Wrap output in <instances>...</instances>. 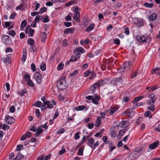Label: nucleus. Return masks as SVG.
<instances>
[{
  "label": "nucleus",
  "mask_w": 160,
  "mask_h": 160,
  "mask_svg": "<svg viewBox=\"0 0 160 160\" xmlns=\"http://www.w3.org/2000/svg\"><path fill=\"white\" fill-rule=\"evenodd\" d=\"M65 77H63L62 78H59L58 80L57 86L58 89L62 90L66 88L67 85L65 80Z\"/></svg>",
  "instance_id": "f257e3e1"
},
{
  "label": "nucleus",
  "mask_w": 160,
  "mask_h": 160,
  "mask_svg": "<svg viewBox=\"0 0 160 160\" xmlns=\"http://www.w3.org/2000/svg\"><path fill=\"white\" fill-rule=\"evenodd\" d=\"M123 82V80L121 77L115 78L111 82V84L113 86H116L117 87H122Z\"/></svg>",
  "instance_id": "f03ea898"
},
{
  "label": "nucleus",
  "mask_w": 160,
  "mask_h": 160,
  "mask_svg": "<svg viewBox=\"0 0 160 160\" xmlns=\"http://www.w3.org/2000/svg\"><path fill=\"white\" fill-rule=\"evenodd\" d=\"M132 64V62L130 61L126 62L125 63L123 64L122 66L120 67V68L118 69V72L120 73L125 71V69L129 65H131Z\"/></svg>",
  "instance_id": "7ed1b4c3"
},
{
  "label": "nucleus",
  "mask_w": 160,
  "mask_h": 160,
  "mask_svg": "<svg viewBox=\"0 0 160 160\" xmlns=\"http://www.w3.org/2000/svg\"><path fill=\"white\" fill-rule=\"evenodd\" d=\"M5 122L9 124H11L15 121V119L12 117L7 115L4 119Z\"/></svg>",
  "instance_id": "20e7f679"
},
{
  "label": "nucleus",
  "mask_w": 160,
  "mask_h": 160,
  "mask_svg": "<svg viewBox=\"0 0 160 160\" xmlns=\"http://www.w3.org/2000/svg\"><path fill=\"white\" fill-rule=\"evenodd\" d=\"M42 75L39 72H36L34 74V77L37 82L39 84L41 83L42 79H41Z\"/></svg>",
  "instance_id": "39448f33"
},
{
  "label": "nucleus",
  "mask_w": 160,
  "mask_h": 160,
  "mask_svg": "<svg viewBox=\"0 0 160 160\" xmlns=\"http://www.w3.org/2000/svg\"><path fill=\"white\" fill-rule=\"evenodd\" d=\"M159 141H157L154 142L151 144L149 146V148L151 150H152L156 148L159 145Z\"/></svg>",
  "instance_id": "423d86ee"
},
{
  "label": "nucleus",
  "mask_w": 160,
  "mask_h": 160,
  "mask_svg": "<svg viewBox=\"0 0 160 160\" xmlns=\"http://www.w3.org/2000/svg\"><path fill=\"white\" fill-rule=\"evenodd\" d=\"M100 99V97H99L97 95H95L94 96L92 99V102L93 103L96 105H97L98 104V102H99Z\"/></svg>",
  "instance_id": "0eeeda50"
},
{
  "label": "nucleus",
  "mask_w": 160,
  "mask_h": 160,
  "mask_svg": "<svg viewBox=\"0 0 160 160\" xmlns=\"http://www.w3.org/2000/svg\"><path fill=\"white\" fill-rule=\"evenodd\" d=\"M146 38L144 36H137L136 39L140 42H146Z\"/></svg>",
  "instance_id": "6e6552de"
},
{
  "label": "nucleus",
  "mask_w": 160,
  "mask_h": 160,
  "mask_svg": "<svg viewBox=\"0 0 160 160\" xmlns=\"http://www.w3.org/2000/svg\"><path fill=\"white\" fill-rule=\"evenodd\" d=\"M23 54L22 57L21 58V61L22 62H24L26 60V56L27 54V51L26 48H24L23 50Z\"/></svg>",
  "instance_id": "1a4fd4ad"
},
{
  "label": "nucleus",
  "mask_w": 160,
  "mask_h": 160,
  "mask_svg": "<svg viewBox=\"0 0 160 160\" xmlns=\"http://www.w3.org/2000/svg\"><path fill=\"white\" fill-rule=\"evenodd\" d=\"M43 132V129L41 128V127H39L38 128L36 132L35 136L37 137L39 135Z\"/></svg>",
  "instance_id": "9d476101"
},
{
  "label": "nucleus",
  "mask_w": 160,
  "mask_h": 160,
  "mask_svg": "<svg viewBox=\"0 0 160 160\" xmlns=\"http://www.w3.org/2000/svg\"><path fill=\"white\" fill-rule=\"evenodd\" d=\"M74 30V29L73 28H66L64 30L63 32L65 34L67 35L69 32L72 33Z\"/></svg>",
  "instance_id": "9b49d317"
},
{
  "label": "nucleus",
  "mask_w": 160,
  "mask_h": 160,
  "mask_svg": "<svg viewBox=\"0 0 160 160\" xmlns=\"http://www.w3.org/2000/svg\"><path fill=\"white\" fill-rule=\"evenodd\" d=\"M157 15L155 13H152L149 17V18L150 20H154L156 19L157 18Z\"/></svg>",
  "instance_id": "f8f14e48"
},
{
  "label": "nucleus",
  "mask_w": 160,
  "mask_h": 160,
  "mask_svg": "<svg viewBox=\"0 0 160 160\" xmlns=\"http://www.w3.org/2000/svg\"><path fill=\"white\" fill-rule=\"evenodd\" d=\"M94 26V24H91L88 26L86 29V31L87 32H89L91 30L93 29Z\"/></svg>",
  "instance_id": "ddd939ff"
},
{
  "label": "nucleus",
  "mask_w": 160,
  "mask_h": 160,
  "mask_svg": "<svg viewBox=\"0 0 160 160\" xmlns=\"http://www.w3.org/2000/svg\"><path fill=\"white\" fill-rule=\"evenodd\" d=\"M26 8L25 5L24 4H22L19 6L16 7V10L20 9L21 10L23 11Z\"/></svg>",
  "instance_id": "4468645a"
},
{
  "label": "nucleus",
  "mask_w": 160,
  "mask_h": 160,
  "mask_svg": "<svg viewBox=\"0 0 160 160\" xmlns=\"http://www.w3.org/2000/svg\"><path fill=\"white\" fill-rule=\"evenodd\" d=\"M80 17V13L78 12H75L73 14V19L75 21H77Z\"/></svg>",
  "instance_id": "2eb2a0df"
},
{
  "label": "nucleus",
  "mask_w": 160,
  "mask_h": 160,
  "mask_svg": "<svg viewBox=\"0 0 160 160\" xmlns=\"http://www.w3.org/2000/svg\"><path fill=\"white\" fill-rule=\"evenodd\" d=\"M121 125L124 127H127L129 125V122L126 121H122L120 124V125Z\"/></svg>",
  "instance_id": "dca6fc26"
},
{
  "label": "nucleus",
  "mask_w": 160,
  "mask_h": 160,
  "mask_svg": "<svg viewBox=\"0 0 160 160\" xmlns=\"http://www.w3.org/2000/svg\"><path fill=\"white\" fill-rule=\"evenodd\" d=\"M3 62L5 63H10L11 62L10 58L8 55L6 56V57L3 58Z\"/></svg>",
  "instance_id": "f3484780"
},
{
  "label": "nucleus",
  "mask_w": 160,
  "mask_h": 160,
  "mask_svg": "<svg viewBox=\"0 0 160 160\" xmlns=\"http://www.w3.org/2000/svg\"><path fill=\"white\" fill-rule=\"evenodd\" d=\"M9 39V36L8 35H4L2 38L3 42L4 43H6L7 41H8Z\"/></svg>",
  "instance_id": "a211bd4d"
},
{
  "label": "nucleus",
  "mask_w": 160,
  "mask_h": 160,
  "mask_svg": "<svg viewBox=\"0 0 160 160\" xmlns=\"http://www.w3.org/2000/svg\"><path fill=\"white\" fill-rule=\"evenodd\" d=\"M102 119V118L100 117H98L97 118L96 123L95 124V125L98 127L101 124V120Z\"/></svg>",
  "instance_id": "6ab92c4d"
},
{
  "label": "nucleus",
  "mask_w": 160,
  "mask_h": 160,
  "mask_svg": "<svg viewBox=\"0 0 160 160\" xmlns=\"http://www.w3.org/2000/svg\"><path fill=\"white\" fill-rule=\"evenodd\" d=\"M88 145L90 147H92L91 145L93 144L94 142V140L92 138H90L88 140Z\"/></svg>",
  "instance_id": "aec40b11"
},
{
  "label": "nucleus",
  "mask_w": 160,
  "mask_h": 160,
  "mask_svg": "<svg viewBox=\"0 0 160 160\" xmlns=\"http://www.w3.org/2000/svg\"><path fill=\"white\" fill-rule=\"evenodd\" d=\"M85 107L83 106H79L77 107H75L74 108L77 111L82 110L85 108Z\"/></svg>",
  "instance_id": "412c9836"
},
{
  "label": "nucleus",
  "mask_w": 160,
  "mask_h": 160,
  "mask_svg": "<svg viewBox=\"0 0 160 160\" xmlns=\"http://www.w3.org/2000/svg\"><path fill=\"white\" fill-rule=\"evenodd\" d=\"M28 43L31 46H33L34 44V41L32 38H29L28 40Z\"/></svg>",
  "instance_id": "4be33fe9"
},
{
  "label": "nucleus",
  "mask_w": 160,
  "mask_h": 160,
  "mask_svg": "<svg viewBox=\"0 0 160 160\" xmlns=\"http://www.w3.org/2000/svg\"><path fill=\"white\" fill-rule=\"evenodd\" d=\"M27 24V22L26 20H23L21 24L20 27L21 28H24L26 26Z\"/></svg>",
  "instance_id": "5701e85b"
},
{
  "label": "nucleus",
  "mask_w": 160,
  "mask_h": 160,
  "mask_svg": "<svg viewBox=\"0 0 160 160\" xmlns=\"http://www.w3.org/2000/svg\"><path fill=\"white\" fill-rule=\"evenodd\" d=\"M40 68L42 70L44 71L46 68L45 63L44 62H42V63L41 65H40Z\"/></svg>",
  "instance_id": "b1692460"
},
{
  "label": "nucleus",
  "mask_w": 160,
  "mask_h": 160,
  "mask_svg": "<svg viewBox=\"0 0 160 160\" xmlns=\"http://www.w3.org/2000/svg\"><path fill=\"white\" fill-rule=\"evenodd\" d=\"M145 116H147L150 118L152 117V115H151V112L150 111H148L146 112L144 114Z\"/></svg>",
  "instance_id": "393cba45"
},
{
  "label": "nucleus",
  "mask_w": 160,
  "mask_h": 160,
  "mask_svg": "<svg viewBox=\"0 0 160 160\" xmlns=\"http://www.w3.org/2000/svg\"><path fill=\"white\" fill-rule=\"evenodd\" d=\"M71 13H69L68 15L65 17L66 20L68 21H71L72 19L71 18Z\"/></svg>",
  "instance_id": "a878e982"
},
{
  "label": "nucleus",
  "mask_w": 160,
  "mask_h": 160,
  "mask_svg": "<svg viewBox=\"0 0 160 160\" xmlns=\"http://www.w3.org/2000/svg\"><path fill=\"white\" fill-rule=\"evenodd\" d=\"M139 74V71H137L136 72L132 73L131 76V78L132 79L137 77L138 76L137 74Z\"/></svg>",
  "instance_id": "bb28decb"
},
{
  "label": "nucleus",
  "mask_w": 160,
  "mask_h": 160,
  "mask_svg": "<svg viewBox=\"0 0 160 160\" xmlns=\"http://www.w3.org/2000/svg\"><path fill=\"white\" fill-rule=\"evenodd\" d=\"M83 148L82 147H80L79 148V150L78 151V155H82L83 152Z\"/></svg>",
  "instance_id": "cd10ccee"
},
{
  "label": "nucleus",
  "mask_w": 160,
  "mask_h": 160,
  "mask_svg": "<svg viewBox=\"0 0 160 160\" xmlns=\"http://www.w3.org/2000/svg\"><path fill=\"white\" fill-rule=\"evenodd\" d=\"M144 6L147 7L151 8L154 6V4L152 3H149L146 2L144 4Z\"/></svg>",
  "instance_id": "c85d7f7f"
},
{
  "label": "nucleus",
  "mask_w": 160,
  "mask_h": 160,
  "mask_svg": "<svg viewBox=\"0 0 160 160\" xmlns=\"http://www.w3.org/2000/svg\"><path fill=\"white\" fill-rule=\"evenodd\" d=\"M24 157V155H22L20 152H19L16 155V157L18 158V160H20Z\"/></svg>",
  "instance_id": "c756f323"
},
{
  "label": "nucleus",
  "mask_w": 160,
  "mask_h": 160,
  "mask_svg": "<svg viewBox=\"0 0 160 160\" xmlns=\"http://www.w3.org/2000/svg\"><path fill=\"white\" fill-rule=\"evenodd\" d=\"M42 105V102L40 101H38V102H35L34 104V106L38 107H40Z\"/></svg>",
  "instance_id": "7c9ffc66"
},
{
  "label": "nucleus",
  "mask_w": 160,
  "mask_h": 160,
  "mask_svg": "<svg viewBox=\"0 0 160 160\" xmlns=\"http://www.w3.org/2000/svg\"><path fill=\"white\" fill-rule=\"evenodd\" d=\"M27 84L28 86L31 87H33L34 86L33 83L30 79L27 81Z\"/></svg>",
  "instance_id": "2f4dec72"
},
{
  "label": "nucleus",
  "mask_w": 160,
  "mask_h": 160,
  "mask_svg": "<svg viewBox=\"0 0 160 160\" xmlns=\"http://www.w3.org/2000/svg\"><path fill=\"white\" fill-rule=\"evenodd\" d=\"M42 16H37L35 19L34 21H35L36 22H39L40 20L41 19V18L42 17Z\"/></svg>",
  "instance_id": "473e14b6"
},
{
  "label": "nucleus",
  "mask_w": 160,
  "mask_h": 160,
  "mask_svg": "<svg viewBox=\"0 0 160 160\" xmlns=\"http://www.w3.org/2000/svg\"><path fill=\"white\" fill-rule=\"evenodd\" d=\"M8 34L12 37H14L16 35V32L14 30H11L9 32Z\"/></svg>",
  "instance_id": "72a5a7b5"
},
{
  "label": "nucleus",
  "mask_w": 160,
  "mask_h": 160,
  "mask_svg": "<svg viewBox=\"0 0 160 160\" xmlns=\"http://www.w3.org/2000/svg\"><path fill=\"white\" fill-rule=\"evenodd\" d=\"M64 64L62 63H60L58 65L57 67V69L58 70H62Z\"/></svg>",
  "instance_id": "f704fd0d"
},
{
  "label": "nucleus",
  "mask_w": 160,
  "mask_h": 160,
  "mask_svg": "<svg viewBox=\"0 0 160 160\" xmlns=\"http://www.w3.org/2000/svg\"><path fill=\"white\" fill-rule=\"evenodd\" d=\"M9 127L8 125L5 124H4L2 127V129L4 130H8L9 129Z\"/></svg>",
  "instance_id": "c9c22d12"
},
{
  "label": "nucleus",
  "mask_w": 160,
  "mask_h": 160,
  "mask_svg": "<svg viewBox=\"0 0 160 160\" xmlns=\"http://www.w3.org/2000/svg\"><path fill=\"white\" fill-rule=\"evenodd\" d=\"M24 79L25 80H27V81H28V80H30V75L29 74H26L25 75L24 77Z\"/></svg>",
  "instance_id": "e433bc0d"
},
{
  "label": "nucleus",
  "mask_w": 160,
  "mask_h": 160,
  "mask_svg": "<svg viewBox=\"0 0 160 160\" xmlns=\"http://www.w3.org/2000/svg\"><path fill=\"white\" fill-rule=\"evenodd\" d=\"M76 49L78 50V51L79 52L81 53H83L84 52V50L83 48L82 47H79L77 48Z\"/></svg>",
  "instance_id": "4c0bfd02"
},
{
  "label": "nucleus",
  "mask_w": 160,
  "mask_h": 160,
  "mask_svg": "<svg viewBox=\"0 0 160 160\" xmlns=\"http://www.w3.org/2000/svg\"><path fill=\"white\" fill-rule=\"evenodd\" d=\"M124 33L127 35H128L130 34L129 31V28L128 27H127L124 29Z\"/></svg>",
  "instance_id": "58836bf2"
},
{
  "label": "nucleus",
  "mask_w": 160,
  "mask_h": 160,
  "mask_svg": "<svg viewBox=\"0 0 160 160\" xmlns=\"http://www.w3.org/2000/svg\"><path fill=\"white\" fill-rule=\"evenodd\" d=\"M148 109L149 110L153 111L155 109V106L152 104L151 106H148Z\"/></svg>",
  "instance_id": "ea45409f"
},
{
  "label": "nucleus",
  "mask_w": 160,
  "mask_h": 160,
  "mask_svg": "<svg viewBox=\"0 0 160 160\" xmlns=\"http://www.w3.org/2000/svg\"><path fill=\"white\" fill-rule=\"evenodd\" d=\"M77 60V58L76 56H72L70 59V61L71 62H74Z\"/></svg>",
  "instance_id": "a19ab883"
},
{
  "label": "nucleus",
  "mask_w": 160,
  "mask_h": 160,
  "mask_svg": "<svg viewBox=\"0 0 160 160\" xmlns=\"http://www.w3.org/2000/svg\"><path fill=\"white\" fill-rule=\"evenodd\" d=\"M35 30L33 29H31L29 32V34L30 35L31 37H32L34 34Z\"/></svg>",
  "instance_id": "79ce46f5"
},
{
  "label": "nucleus",
  "mask_w": 160,
  "mask_h": 160,
  "mask_svg": "<svg viewBox=\"0 0 160 160\" xmlns=\"http://www.w3.org/2000/svg\"><path fill=\"white\" fill-rule=\"evenodd\" d=\"M80 133V132H77L75 134V139H77L80 138V136L79 134Z\"/></svg>",
  "instance_id": "37998d69"
},
{
  "label": "nucleus",
  "mask_w": 160,
  "mask_h": 160,
  "mask_svg": "<svg viewBox=\"0 0 160 160\" xmlns=\"http://www.w3.org/2000/svg\"><path fill=\"white\" fill-rule=\"evenodd\" d=\"M15 109L14 106H12L9 108V111L10 112L13 113L15 111Z\"/></svg>",
  "instance_id": "c03bdc74"
},
{
  "label": "nucleus",
  "mask_w": 160,
  "mask_h": 160,
  "mask_svg": "<svg viewBox=\"0 0 160 160\" xmlns=\"http://www.w3.org/2000/svg\"><path fill=\"white\" fill-rule=\"evenodd\" d=\"M36 116L38 118L41 115L39 110L38 109H37L36 110Z\"/></svg>",
  "instance_id": "a18cd8bd"
},
{
  "label": "nucleus",
  "mask_w": 160,
  "mask_h": 160,
  "mask_svg": "<svg viewBox=\"0 0 160 160\" xmlns=\"http://www.w3.org/2000/svg\"><path fill=\"white\" fill-rule=\"evenodd\" d=\"M32 28H31L30 26L28 25L26 28V29L25 30V32L26 33H28V31H29Z\"/></svg>",
  "instance_id": "49530a36"
},
{
  "label": "nucleus",
  "mask_w": 160,
  "mask_h": 160,
  "mask_svg": "<svg viewBox=\"0 0 160 160\" xmlns=\"http://www.w3.org/2000/svg\"><path fill=\"white\" fill-rule=\"evenodd\" d=\"M64 131V129L63 128H61L59 131L57 132V133L58 134H62L63 133Z\"/></svg>",
  "instance_id": "de8ad7c7"
},
{
  "label": "nucleus",
  "mask_w": 160,
  "mask_h": 160,
  "mask_svg": "<svg viewBox=\"0 0 160 160\" xmlns=\"http://www.w3.org/2000/svg\"><path fill=\"white\" fill-rule=\"evenodd\" d=\"M48 18V15H46L43 18V22L44 23L47 22H49Z\"/></svg>",
  "instance_id": "09e8293b"
},
{
  "label": "nucleus",
  "mask_w": 160,
  "mask_h": 160,
  "mask_svg": "<svg viewBox=\"0 0 160 160\" xmlns=\"http://www.w3.org/2000/svg\"><path fill=\"white\" fill-rule=\"evenodd\" d=\"M23 147V146L22 145H19L17 146L16 150L17 151H20L21 150V148H22Z\"/></svg>",
  "instance_id": "8fccbe9b"
},
{
  "label": "nucleus",
  "mask_w": 160,
  "mask_h": 160,
  "mask_svg": "<svg viewBox=\"0 0 160 160\" xmlns=\"http://www.w3.org/2000/svg\"><path fill=\"white\" fill-rule=\"evenodd\" d=\"M114 43L119 45L120 44V41L118 38H116L114 40Z\"/></svg>",
  "instance_id": "3c124183"
},
{
  "label": "nucleus",
  "mask_w": 160,
  "mask_h": 160,
  "mask_svg": "<svg viewBox=\"0 0 160 160\" xmlns=\"http://www.w3.org/2000/svg\"><path fill=\"white\" fill-rule=\"evenodd\" d=\"M31 49V52H35L37 51L36 48L35 47H33V46H31L30 48Z\"/></svg>",
  "instance_id": "603ef678"
},
{
  "label": "nucleus",
  "mask_w": 160,
  "mask_h": 160,
  "mask_svg": "<svg viewBox=\"0 0 160 160\" xmlns=\"http://www.w3.org/2000/svg\"><path fill=\"white\" fill-rule=\"evenodd\" d=\"M74 3V2L73 1H71L68 3H65V6L68 7L69 6L73 4Z\"/></svg>",
  "instance_id": "864d4df0"
},
{
  "label": "nucleus",
  "mask_w": 160,
  "mask_h": 160,
  "mask_svg": "<svg viewBox=\"0 0 160 160\" xmlns=\"http://www.w3.org/2000/svg\"><path fill=\"white\" fill-rule=\"evenodd\" d=\"M31 68L33 71L35 72L36 71V67L34 64L32 63L31 64Z\"/></svg>",
  "instance_id": "5fc2aeb1"
},
{
  "label": "nucleus",
  "mask_w": 160,
  "mask_h": 160,
  "mask_svg": "<svg viewBox=\"0 0 160 160\" xmlns=\"http://www.w3.org/2000/svg\"><path fill=\"white\" fill-rule=\"evenodd\" d=\"M39 13H40L41 14H42V13H41L40 12H32L31 13V15L32 16H35L37 14H39Z\"/></svg>",
  "instance_id": "6e6d98bb"
},
{
  "label": "nucleus",
  "mask_w": 160,
  "mask_h": 160,
  "mask_svg": "<svg viewBox=\"0 0 160 160\" xmlns=\"http://www.w3.org/2000/svg\"><path fill=\"white\" fill-rule=\"evenodd\" d=\"M94 126V124L92 123H89L88 124V128L89 129H92Z\"/></svg>",
  "instance_id": "4d7b16f0"
},
{
  "label": "nucleus",
  "mask_w": 160,
  "mask_h": 160,
  "mask_svg": "<svg viewBox=\"0 0 160 160\" xmlns=\"http://www.w3.org/2000/svg\"><path fill=\"white\" fill-rule=\"evenodd\" d=\"M42 40L44 41V39H45L47 37L46 33L45 32H43L42 33Z\"/></svg>",
  "instance_id": "13d9d810"
},
{
  "label": "nucleus",
  "mask_w": 160,
  "mask_h": 160,
  "mask_svg": "<svg viewBox=\"0 0 160 160\" xmlns=\"http://www.w3.org/2000/svg\"><path fill=\"white\" fill-rule=\"evenodd\" d=\"M79 9L78 8V7L76 6L74 7L73 8V10L74 12H78L79 11Z\"/></svg>",
  "instance_id": "bf43d9fd"
},
{
  "label": "nucleus",
  "mask_w": 160,
  "mask_h": 160,
  "mask_svg": "<svg viewBox=\"0 0 160 160\" xmlns=\"http://www.w3.org/2000/svg\"><path fill=\"white\" fill-rule=\"evenodd\" d=\"M64 25L66 27H69L72 25V23L71 22H66L64 23Z\"/></svg>",
  "instance_id": "052dcab7"
},
{
  "label": "nucleus",
  "mask_w": 160,
  "mask_h": 160,
  "mask_svg": "<svg viewBox=\"0 0 160 160\" xmlns=\"http://www.w3.org/2000/svg\"><path fill=\"white\" fill-rule=\"evenodd\" d=\"M47 10V8L45 7H43L40 10V12H46Z\"/></svg>",
  "instance_id": "680f3d73"
},
{
  "label": "nucleus",
  "mask_w": 160,
  "mask_h": 160,
  "mask_svg": "<svg viewBox=\"0 0 160 160\" xmlns=\"http://www.w3.org/2000/svg\"><path fill=\"white\" fill-rule=\"evenodd\" d=\"M16 15V14L15 12H13L11 14L10 17V19H14Z\"/></svg>",
  "instance_id": "e2e57ef3"
},
{
  "label": "nucleus",
  "mask_w": 160,
  "mask_h": 160,
  "mask_svg": "<svg viewBox=\"0 0 160 160\" xmlns=\"http://www.w3.org/2000/svg\"><path fill=\"white\" fill-rule=\"evenodd\" d=\"M78 72V71L77 70H75L72 73L70 74V76L71 77H73Z\"/></svg>",
  "instance_id": "0e129e2a"
},
{
  "label": "nucleus",
  "mask_w": 160,
  "mask_h": 160,
  "mask_svg": "<svg viewBox=\"0 0 160 160\" xmlns=\"http://www.w3.org/2000/svg\"><path fill=\"white\" fill-rule=\"evenodd\" d=\"M138 23L139 25V26L142 27L143 25V21L142 20H138Z\"/></svg>",
  "instance_id": "69168bd1"
},
{
  "label": "nucleus",
  "mask_w": 160,
  "mask_h": 160,
  "mask_svg": "<svg viewBox=\"0 0 160 160\" xmlns=\"http://www.w3.org/2000/svg\"><path fill=\"white\" fill-rule=\"evenodd\" d=\"M130 98L128 97H125L123 98V101L125 102H128Z\"/></svg>",
  "instance_id": "338daca9"
},
{
  "label": "nucleus",
  "mask_w": 160,
  "mask_h": 160,
  "mask_svg": "<svg viewBox=\"0 0 160 160\" xmlns=\"http://www.w3.org/2000/svg\"><path fill=\"white\" fill-rule=\"evenodd\" d=\"M36 24L37 22L34 21L32 22L31 26L32 27L35 28L36 27Z\"/></svg>",
  "instance_id": "774afa93"
}]
</instances>
